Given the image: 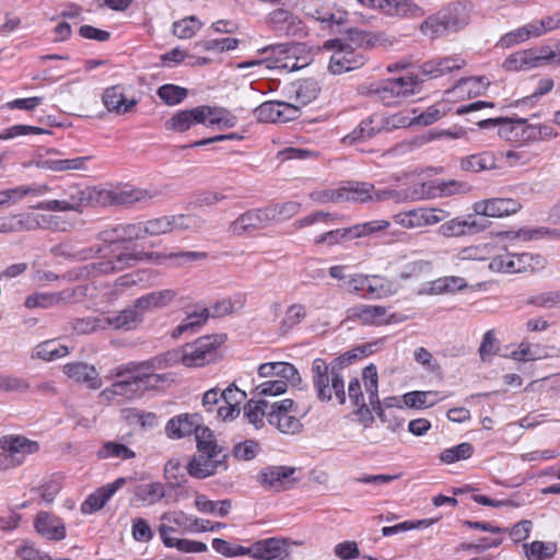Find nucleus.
<instances>
[{"label": "nucleus", "instance_id": "1", "mask_svg": "<svg viewBox=\"0 0 560 560\" xmlns=\"http://www.w3.org/2000/svg\"><path fill=\"white\" fill-rule=\"evenodd\" d=\"M155 195V191L143 188L107 190L71 185L63 191V198L40 201L34 208L46 211H75L81 213L89 206L130 205L149 200Z\"/></svg>", "mask_w": 560, "mask_h": 560}, {"label": "nucleus", "instance_id": "2", "mask_svg": "<svg viewBox=\"0 0 560 560\" xmlns=\"http://www.w3.org/2000/svg\"><path fill=\"white\" fill-rule=\"evenodd\" d=\"M206 258L202 252H175L170 254L147 253V252H129L121 250L118 246L109 248L108 253L98 260L91 262L84 267L86 276L100 277L114 272L122 271L133 267L138 261L147 260L154 265H165L168 260L173 267H183L196 260Z\"/></svg>", "mask_w": 560, "mask_h": 560}, {"label": "nucleus", "instance_id": "3", "mask_svg": "<svg viewBox=\"0 0 560 560\" xmlns=\"http://www.w3.org/2000/svg\"><path fill=\"white\" fill-rule=\"evenodd\" d=\"M358 358L359 354L350 350L332 360L330 364L322 358H316L313 361L312 383L319 400L330 401L335 395L339 404L346 402L345 381L340 371Z\"/></svg>", "mask_w": 560, "mask_h": 560}, {"label": "nucleus", "instance_id": "4", "mask_svg": "<svg viewBox=\"0 0 560 560\" xmlns=\"http://www.w3.org/2000/svg\"><path fill=\"white\" fill-rule=\"evenodd\" d=\"M224 341V335L202 336L191 343L166 352L164 359L167 364L182 363L188 368H200L217 359L218 348Z\"/></svg>", "mask_w": 560, "mask_h": 560}, {"label": "nucleus", "instance_id": "5", "mask_svg": "<svg viewBox=\"0 0 560 560\" xmlns=\"http://www.w3.org/2000/svg\"><path fill=\"white\" fill-rule=\"evenodd\" d=\"M417 85V79L407 75L362 85L360 93L375 96L385 106H397L416 93Z\"/></svg>", "mask_w": 560, "mask_h": 560}, {"label": "nucleus", "instance_id": "6", "mask_svg": "<svg viewBox=\"0 0 560 560\" xmlns=\"http://www.w3.org/2000/svg\"><path fill=\"white\" fill-rule=\"evenodd\" d=\"M362 378L364 382L365 393L368 395V404L365 402L361 383L358 378H352L348 385V396L353 406L358 408L357 413L364 416L373 411L378 416H382L383 409L378 398V377L376 368L373 364L366 366L362 372Z\"/></svg>", "mask_w": 560, "mask_h": 560}, {"label": "nucleus", "instance_id": "7", "mask_svg": "<svg viewBox=\"0 0 560 560\" xmlns=\"http://www.w3.org/2000/svg\"><path fill=\"white\" fill-rule=\"evenodd\" d=\"M324 48L332 50L328 70L332 74H341L358 69L364 65V58L350 44L341 39L327 40Z\"/></svg>", "mask_w": 560, "mask_h": 560}, {"label": "nucleus", "instance_id": "8", "mask_svg": "<svg viewBox=\"0 0 560 560\" xmlns=\"http://www.w3.org/2000/svg\"><path fill=\"white\" fill-rule=\"evenodd\" d=\"M298 406L292 399L272 402L269 423L283 434H296L303 424L296 417Z\"/></svg>", "mask_w": 560, "mask_h": 560}, {"label": "nucleus", "instance_id": "9", "mask_svg": "<svg viewBox=\"0 0 560 560\" xmlns=\"http://www.w3.org/2000/svg\"><path fill=\"white\" fill-rule=\"evenodd\" d=\"M197 223V218L185 214L155 218L145 222H139L141 228L140 237L159 236L174 230L191 229L195 228Z\"/></svg>", "mask_w": 560, "mask_h": 560}, {"label": "nucleus", "instance_id": "10", "mask_svg": "<svg viewBox=\"0 0 560 560\" xmlns=\"http://www.w3.org/2000/svg\"><path fill=\"white\" fill-rule=\"evenodd\" d=\"M257 121L265 124H283L295 120L301 116L298 105L285 102L268 101L254 109Z\"/></svg>", "mask_w": 560, "mask_h": 560}, {"label": "nucleus", "instance_id": "11", "mask_svg": "<svg viewBox=\"0 0 560 560\" xmlns=\"http://www.w3.org/2000/svg\"><path fill=\"white\" fill-rule=\"evenodd\" d=\"M215 112L211 106L202 105L191 109H185L176 113L170 120L165 122L167 130L175 132H184L190 127L198 124H208L219 121L214 117Z\"/></svg>", "mask_w": 560, "mask_h": 560}, {"label": "nucleus", "instance_id": "12", "mask_svg": "<svg viewBox=\"0 0 560 560\" xmlns=\"http://www.w3.org/2000/svg\"><path fill=\"white\" fill-rule=\"evenodd\" d=\"M446 212L441 209L419 208L397 213L393 217L394 222L401 228L413 230L442 222Z\"/></svg>", "mask_w": 560, "mask_h": 560}, {"label": "nucleus", "instance_id": "13", "mask_svg": "<svg viewBox=\"0 0 560 560\" xmlns=\"http://www.w3.org/2000/svg\"><path fill=\"white\" fill-rule=\"evenodd\" d=\"M226 454H214L211 452H198L191 457L187 464L188 474L198 479L207 478L214 475L219 469L228 468L225 459Z\"/></svg>", "mask_w": 560, "mask_h": 560}, {"label": "nucleus", "instance_id": "14", "mask_svg": "<svg viewBox=\"0 0 560 560\" xmlns=\"http://www.w3.org/2000/svg\"><path fill=\"white\" fill-rule=\"evenodd\" d=\"M0 450L8 454L13 464L20 466L27 455L39 451V444L24 435L7 434L0 438Z\"/></svg>", "mask_w": 560, "mask_h": 560}, {"label": "nucleus", "instance_id": "15", "mask_svg": "<svg viewBox=\"0 0 560 560\" xmlns=\"http://www.w3.org/2000/svg\"><path fill=\"white\" fill-rule=\"evenodd\" d=\"M294 467L269 466L260 471L258 478L262 487L279 492L287 490L294 485Z\"/></svg>", "mask_w": 560, "mask_h": 560}, {"label": "nucleus", "instance_id": "16", "mask_svg": "<svg viewBox=\"0 0 560 560\" xmlns=\"http://www.w3.org/2000/svg\"><path fill=\"white\" fill-rule=\"evenodd\" d=\"M521 208V202L513 198H491L478 201L474 205L476 213L491 218H502L514 214L520 211Z\"/></svg>", "mask_w": 560, "mask_h": 560}, {"label": "nucleus", "instance_id": "17", "mask_svg": "<svg viewBox=\"0 0 560 560\" xmlns=\"http://www.w3.org/2000/svg\"><path fill=\"white\" fill-rule=\"evenodd\" d=\"M81 288L66 289L60 292H42L26 298L25 306L27 308L43 307L48 308L57 305H67L75 301Z\"/></svg>", "mask_w": 560, "mask_h": 560}, {"label": "nucleus", "instance_id": "18", "mask_svg": "<svg viewBox=\"0 0 560 560\" xmlns=\"http://www.w3.org/2000/svg\"><path fill=\"white\" fill-rule=\"evenodd\" d=\"M63 373L73 382L85 385L90 389H98L103 382L94 365L85 362H71L63 366Z\"/></svg>", "mask_w": 560, "mask_h": 560}, {"label": "nucleus", "instance_id": "19", "mask_svg": "<svg viewBox=\"0 0 560 560\" xmlns=\"http://www.w3.org/2000/svg\"><path fill=\"white\" fill-rule=\"evenodd\" d=\"M127 482V479L120 477L114 482L107 483L93 493H91L81 504V512L83 514H92L107 503V501Z\"/></svg>", "mask_w": 560, "mask_h": 560}, {"label": "nucleus", "instance_id": "20", "mask_svg": "<svg viewBox=\"0 0 560 560\" xmlns=\"http://www.w3.org/2000/svg\"><path fill=\"white\" fill-rule=\"evenodd\" d=\"M283 537H269L253 544V558L257 560H276L285 551V546L298 545Z\"/></svg>", "mask_w": 560, "mask_h": 560}, {"label": "nucleus", "instance_id": "21", "mask_svg": "<svg viewBox=\"0 0 560 560\" xmlns=\"http://www.w3.org/2000/svg\"><path fill=\"white\" fill-rule=\"evenodd\" d=\"M35 530L49 540H62L66 538L65 523L54 514L39 512L34 522Z\"/></svg>", "mask_w": 560, "mask_h": 560}, {"label": "nucleus", "instance_id": "22", "mask_svg": "<svg viewBox=\"0 0 560 560\" xmlns=\"http://www.w3.org/2000/svg\"><path fill=\"white\" fill-rule=\"evenodd\" d=\"M107 322V329L129 331L138 328L143 322L141 314L136 307L135 303L121 310L118 313L105 314Z\"/></svg>", "mask_w": 560, "mask_h": 560}, {"label": "nucleus", "instance_id": "23", "mask_svg": "<svg viewBox=\"0 0 560 560\" xmlns=\"http://www.w3.org/2000/svg\"><path fill=\"white\" fill-rule=\"evenodd\" d=\"M176 291L172 289H165L144 294L136 299L133 303L144 319L145 313L167 306L176 298Z\"/></svg>", "mask_w": 560, "mask_h": 560}, {"label": "nucleus", "instance_id": "24", "mask_svg": "<svg viewBox=\"0 0 560 560\" xmlns=\"http://www.w3.org/2000/svg\"><path fill=\"white\" fill-rule=\"evenodd\" d=\"M174 532L175 528L172 526L165 524L159 526L160 537L167 548H176L178 551L186 553H200L208 550L207 545L201 541L172 537L171 534Z\"/></svg>", "mask_w": 560, "mask_h": 560}, {"label": "nucleus", "instance_id": "25", "mask_svg": "<svg viewBox=\"0 0 560 560\" xmlns=\"http://www.w3.org/2000/svg\"><path fill=\"white\" fill-rule=\"evenodd\" d=\"M200 424V417L197 413H183L168 420L165 427L166 435L171 439H183L195 433Z\"/></svg>", "mask_w": 560, "mask_h": 560}, {"label": "nucleus", "instance_id": "26", "mask_svg": "<svg viewBox=\"0 0 560 560\" xmlns=\"http://www.w3.org/2000/svg\"><path fill=\"white\" fill-rule=\"evenodd\" d=\"M140 231L139 223L115 224L101 231L97 237L105 243L117 244L141 240Z\"/></svg>", "mask_w": 560, "mask_h": 560}, {"label": "nucleus", "instance_id": "27", "mask_svg": "<svg viewBox=\"0 0 560 560\" xmlns=\"http://www.w3.org/2000/svg\"><path fill=\"white\" fill-rule=\"evenodd\" d=\"M102 102L108 112L117 115H124L133 110L137 105L136 100H127L118 85L105 89Z\"/></svg>", "mask_w": 560, "mask_h": 560}, {"label": "nucleus", "instance_id": "28", "mask_svg": "<svg viewBox=\"0 0 560 560\" xmlns=\"http://www.w3.org/2000/svg\"><path fill=\"white\" fill-rule=\"evenodd\" d=\"M466 66V61L459 56L441 57L429 60L421 66V72L424 75L438 78L454 70H460Z\"/></svg>", "mask_w": 560, "mask_h": 560}, {"label": "nucleus", "instance_id": "29", "mask_svg": "<svg viewBox=\"0 0 560 560\" xmlns=\"http://www.w3.org/2000/svg\"><path fill=\"white\" fill-rule=\"evenodd\" d=\"M91 156H78L73 159H38L36 166L51 172L84 171Z\"/></svg>", "mask_w": 560, "mask_h": 560}, {"label": "nucleus", "instance_id": "30", "mask_svg": "<svg viewBox=\"0 0 560 560\" xmlns=\"http://www.w3.org/2000/svg\"><path fill=\"white\" fill-rule=\"evenodd\" d=\"M440 13L450 32H455L468 24L470 8L466 3L454 2Z\"/></svg>", "mask_w": 560, "mask_h": 560}, {"label": "nucleus", "instance_id": "31", "mask_svg": "<svg viewBox=\"0 0 560 560\" xmlns=\"http://www.w3.org/2000/svg\"><path fill=\"white\" fill-rule=\"evenodd\" d=\"M387 310L380 305H355L348 311V317L351 319H358L365 325H380L388 323L384 319Z\"/></svg>", "mask_w": 560, "mask_h": 560}, {"label": "nucleus", "instance_id": "32", "mask_svg": "<svg viewBox=\"0 0 560 560\" xmlns=\"http://www.w3.org/2000/svg\"><path fill=\"white\" fill-rule=\"evenodd\" d=\"M268 50L278 51L279 55L272 65H268V68L281 69L287 71H295L301 69L304 65L300 63V58L295 56L296 49L294 47H288L285 45H277L262 48V52Z\"/></svg>", "mask_w": 560, "mask_h": 560}, {"label": "nucleus", "instance_id": "33", "mask_svg": "<svg viewBox=\"0 0 560 560\" xmlns=\"http://www.w3.org/2000/svg\"><path fill=\"white\" fill-rule=\"evenodd\" d=\"M47 191H49V187L47 185H23L14 188L5 189L0 191V206H11L20 200H22L26 196H43Z\"/></svg>", "mask_w": 560, "mask_h": 560}, {"label": "nucleus", "instance_id": "34", "mask_svg": "<svg viewBox=\"0 0 560 560\" xmlns=\"http://www.w3.org/2000/svg\"><path fill=\"white\" fill-rule=\"evenodd\" d=\"M438 195L439 188L433 180L413 183L408 188L400 190L401 202L435 198Z\"/></svg>", "mask_w": 560, "mask_h": 560}, {"label": "nucleus", "instance_id": "35", "mask_svg": "<svg viewBox=\"0 0 560 560\" xmlns=\"http://www.w3.org/2000/svg\"><path fill=\"white\" fill-rule=\"evenodd\" d=\"M342 201L366 202L373 199L374 185L363 182H350L340 187Z\"/></svg>", "mask_w": 560, "mask_h": 560}, {"label": "nucleus", "instance_id": "36", "mask_svg": "<svg viewBox=\"0 0 560 560\" xmlns=\"http://www.w3.org/2000/svg\"><path fill=\"white\" fill-rule=\"evenodd\" d=\"M209 318V311L206 307H199L183 319V322L172 331L173 338H178L186 332H194L196 328L202 326Z\"/></svg>", "mask_w": 560, "mask_h": 560}, {"label": "nucleus", "instance_id": "37", "mask_svg": "<svg viewBox=\"0 0 560 560\" xmlns=\"http://www.w3.org/2000/svg\"><path fill=\"white\" fill-rule=\"evenodd\" d=\"M272 404L265 399L254 400L250 399L245 405V417L248 422L254 424L255 428H261L264 425V419L267 418L269 421V413Z\"/></svg>", "mask_w": 560, "mask_h": 560}, {"label": "nucleus", "instance_id": "38", "mask_svg": "<svg viewBox=\"0 0 560 560\" xmlns=\"http://www.w3.org/2000/svg\"><path fill=\"white\" fill-rule=\"evenodd\" d=\"M71 327L78 335H88L107 329L105 314L75 318L71 322Z\"/></svg>", "mask_w": 560, "mask_h": 560}, {"label": "nucleus", "instance_id": "39", "mask_svg": "<svg viewBox=\"0 0 560 560\" xmlns=\"http://www.w3.org/2000/svg\"><path fill=\"white\" fill-rule=\"evenodd\" d=\"M460 167L467 172H481L497 168L495 158L490 152L468 155L460 161Z\"/></svg>", "mask_w": 560, "mask_h": 560}, {"label": "nucleus", "instance_id": "40", "mask_svg": "<svg viewBox=\"0 0 560 560\" xmlns=\"http://www.w3.org/2000/svg\"><path fill=\"white\" fill-rule=\"evenodd\" d=\"M150 365L144 363L143 369H139L132 376V382L137 396L142 395L145 390L155 388L163 380L164 376L150 372Z\"/></svg>", "mask_w": 560, "mask_h": 560}, {"label": "nucleus", "instance_id": "41", "mask_svg": "<svg viewBox=\"0 0 560 560\" xmlns=\"http://www.w3.org/2000/svg\"><path fill=\"white\" fill-rule=\"evenodd\" d=\"M402 399L407 407L413 408V409H422V408L433 407L442 398L439 396V392L415 390V392L406 393L402 396Z\"/></svg>", "mask_w": 560, "mask_h": 560}, {"label": "nucleus", "instance_id": "42", "mask_svg": "<svg viewBox=\"0 0 560 560\" xmlns=\"http://www.w3.org/2000/svg\"><path fill=\"white\" fill-rule=\"evenodd\" d=\"M523 549L527 560H550L557 552V544L534 540L529 544H524Z\"/></svg>", "mask_w": 560, "mask_h": 560}, {"label": "nucleus", "instance_id": "43", "mask_svg": "<svg viewBox=\"0 0 560 560\" xmlns=\"http://www.w3.org/2000/svg\"><path fill=\"white\" fill-rule=\"evenodd\" d=\"M100 458H118L121 460L132 459L136 457V452L132 451L125 443L108 441L97 451Z\"/></svg>", "mask_w": 560, "mask_h": 560}, {"label": "nucleus", "instance_id": "44", "mask_svg": "<svg viewBox=\"0 0 560 560\" xmlns=\"http://www.w3.org/2000/svg\"><path fill=\"white\" fill-rule=\"evenodd\" d=\"M516 355H520L518 360H528L536 361L547 358H556L559 357V350L555 347L545 348L540 346L533 347L529 343L522 342L518 347V351L515 352Z\"/></svg>", "mask_w": 560, "mask_h": 560}, {"label": "nucleus", "instance_id": "45", "mask_svg": "<svg viewBox=\"0 0 560 560\" xmlns=\"http://www.w3.org/2000/svg\"><path fill=\"white\" fill-rule=\"evenodd\" d=\"M541 30L540 25H532V23H529L505 34L501 38V45L503 47H511L515 44L525 42L530 37H538L541 35Z\"/></svg>", "mask_w": 560, "mask_h": 560}, {"label": "nucleus", "instance_id": "46", "mask_svg": "<svg viewBox=\"0 0 560 560\" xmlns=\"http://www.w3.org/2000/svg\"><path fill=\"white\" fill-rule=\"evenodd\" d=\"M135 495L144 505H153L165 497L164 486L161 482H151L137 487Z\"/></svg>", "mask_w": 560, "mask_h": 560}, {"label": "nucleus", "instance_id": "47", "mask_svg": "<svg viewBox=\"0 0 560 560\" xmlns=\"http://www.w3.org/2000/svg\"><path fill=\"white\" fill-rule=\"evenodd\" d=\"M197 451L198 452H211L214 454H224L223 447L218 444V441L213 434V432L207 428L199 424L195 432Z\"/></svg>", "mask_w": 560, "mask_h": 560}, {"label": "nucleus", "instance_id": "48", "mask_svg": "<svg viewBox=\"0 0 560 560\" xmlns=\"http://www.w3.org/2000/svg\"><path fill=\"white\" fill-rule=\"evenodd\" d=\"M295 103L292 105L305 106L316 100L319 93V86L313 79H305L295 85Z\"/></svg>", "mask_w": 560, "mask_h": 560}, {"label": "nucleus", "instance_id": "49", "mask_svg": "<svg viewBox=\"0 0 560 560\" xmlns=\"http://www.w3.org/2000/svg\"><path fill=\"white\" fill-rule=\"evenodd\" d=\"M307 316L306 306L302 303H293L289 305L284 312V316L280 322V329L288 332L300 325Z\"/></svg>", "mask_w": 560, "mask_h": 560}, {"label": "nucleus", "instance_id": "50", "mask_svg": "<svg viewBox=\"0 0 560 560\" xmlns=\"http://www.w3.org/2000/svg\"><path fill=\"white\" fill-rule=\"evenodd\" d=\"M268 24L276 31H284L285 33L290 32V28L295 24L300 23V20L292 12L279 8L273 10L267 20Z\"/></svg>", "mask_w": 560, "mask_h": 560}, {"label": "nucleus", "instance_id": "51", "mask_svg": "<svg viewBox=\"0 0 560 560\" xmlns=\"http://www.w3.org/2000/svg\"><path fill=\"white\" fill-rule=\"evenodd\" d=\"M421 34L430 39L444 36L450 30L447 28L441 13L427 18L420 25Z\"/></svg>", "mask_w": 560, "mask_h": 560}, {"label": "nucleus", "instance_id": "52", "mask_svg": "<svg viewBox=\"0 0 560 560\" xmlns=\"http://www.w3.org/2000/svg\"><path fill=\"white\" fill-rule=\"evenodd\" d=\"M530 50L533 52L532 57L535 68L544 65L560 66V43H558L553 48L550 46H542Z\"/></svg>", "mask_w": 560, "mask_h": 560}, {"label": "nucleus", "instance_id": "53", "mask_svg": "<svg viewBox=\"0 0 560 560\" xmlns=\"http://www.w3.org/2000/svg\"><path fill=\"white\" fill-rule=\"evenodd\" d=\"M533 52L529 49L516 51L510 55L503 62V68L508 71H521L535 68Z\"/></svg>", "mask_w": 560, "mask_h": 560}, {"label": "nucleus", "instance_id": "54", "mask_svg": "<svg viewBox=\"0 0 560 560\" xmlns=\"http://www.w3.org/2000/svg\"><path fill=\"white\" fill-rule=\"evenodd\" d=\"M424 13V10L411 0H395L390 18L412 20L422 18Z\"/></svg>", "mask_w": 560, "mask_h": 560}, {"label": "nucleus", "instance_id": "55", "mask_svg": "<svg viewBox=\"0 0 560 560\" xmlns=\"http://www.w3.org/2000/svg\"><path fill=\"white\" fill-rule=\"evenodd\" d=\"M515 273L535 271L545 267V258L530 253L514 254Z\"/></svg>", "mask_w": 560, "mask_h": 560}, {"label": "nucleus", "instance_id": "56", "mask_svg": "<svg viewBox=\"0 0 560 560\" xmlns=\"http://www.w3.org/2000/svg\"><path fill=\"white\" fill-rule=\"evenodd\" d=\"M101 396L106 399H113L117 396H121L127 399L138 397L131 377L115 382L110 387L104 389L101 393Z\"/></svg>", "mask_w": 560, "mask_h": 560}, {"label": "nucleus", "instance_id": "57", "mask_svg": "<svg viewBox=\"0 0 560 560\" xmlns=\"http://www.w3.org/2000/svg\"><path fill=\"white\" fill-rule=\"evenodd\" d=\"M260 230L258 226V221L255 217L253 209L242 213L237 219H235L230 224V231L234 235H243L245 233H250L253 231Z\"/></svg>", "mask_w": 560, "mask_h": 560}, {"label": "nucleus", "instance_id": "58", "mask_svg": "<svg viewBox=\"0 0 560 560\" xmlns=\"http://www.w3.org/2000/svg\"><path fill=\"white\" fill-rule=\"evenodd\" d=\"M474 453V446L463 442L454 447L445 448L440 453V460L445 464H453L458 460L468 459Z\"/></svg>", "mask_w": 560, "mask_h": 560}, {"label": "nucleus", "instance_id": "59", "mask_svg": "<svg viewBox=\"0 0 560 560\" xmlns=\"http://www.w3.org/2000/svg\"><path fill=\"white\" fill-rule=\"evenodd\" d=\"M201 25V22L195 15L184 18L173 23V34L180 39L191 38Z\"/></svg>", "mask_w": 560, "mask_h": 560}, {"label": "nucleus", "instance_id": "60", "mask_svg": "<svg viewBox=\"0 0 560 560\" xmlns=\"http://www.w3.org/2000/svg\"><path fill=\"white\" fill-rule=\"evenodd\" d=\"M158 95L166 105L173 106L183 102L187 97L188 91L178 85L164 84L158 89Z\"/></svg>", "mask_w": 560, "mask_h": 560}, {"label": "nucleus", "instance_id": "61", "mask_svg": "<svg viewBox=\"0 0 560 560\" xmlns=\"http://www.w3.org/2000/svg\"><path fill=\"white\" fill-rule=\"evenodd\" d=\"M69 353L66 346H57L54 341H46L36 347L34 357L46 361L62 358Z\"/></svg>", "mask_w": 560, "mask_h": 560}, {"label": "nucleus", "instance_id": "62", "mask_svg": "<svg viewBox=\"0 0 560 560\" xmlns=\"http://www.w3.org/2000/svg\"><path fill=\"white\" fill-rule=\"evenodd\" d=\"M389 225L390 223L387 220H375L350 226L349 231L351 232V238H358L371 235L378 231H383Z\"/></svg>", "mask_w": 560, "mask_h": 560}, {"label": "nucleus", "instance_id": "63", "mask_svg": "<svg viewBox=\"0 0 560 560\" xmlns=\"http://www.w3.org/2000/svg\"><path fill=\"white\" fill-rule=\"evenodd\" d=\"M273 377H276V380H284L292 385H296L301 382L298 370L293 364L288 362H273Z\"/></svg>", "mask_w": 560, "mask_h": 560}, {"label": "nucleus", "instance_id": "64", "mask_svg": "<svg viewBox=\"0 0 560 560\" xmlns=\"http://www.w3.org/2000/svg\"><path fill=\"white\" fill-rule=\"evenodd\" d=\"M15 556L21 560H52L49 555L42 552L34 542L23 540L15 549Z\"/></svg>", "mask_w": 560, "mask_h": 560}]
</instances>
